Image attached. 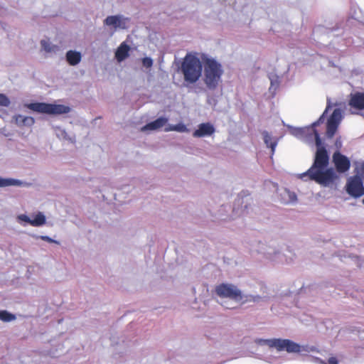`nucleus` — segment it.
Here are the masks:
<instances>
[{
  "instance_id": "nucleus-1",
  "label": "nucleus",
  "mask_w": 364,
  "mask_h": 364,
  "mask_svg": "<svg viewBox=\"0 0 364 364\" xmlns=\"http://www.w3.org/2000/svg\"><path fill=\"white\" fill-rule=\"evenodd\" d=\"M317 147L314 164L307 171L299 174V177L302 180L309 178L323 186H328L337 178V175L333 168H326L329 157L325 148L321 144Z\"/></svg>"
},
{
  "instance_id": "nucleus-2",
  "label": "nucleus",
  "mask_w": 364,
  "mask_h": 364,
  "mask_svg": "<svg viewBox=\"0 0 364 364\" xmlns=\"http://www.w3.org/2000/svg\"><path fill=\"white\" fill-rule=\"evenodd\" d=\"M255 343L259 346H267L270 348H275L279 352L286 351L289 353H304L317 351L316 348L314 346H309L308 345L301 346L289 339L257 338L255 340Z\"/></svg>"
},
{
  "instance_id": "nucleus-3",
  "label": "nucleus",
  "mask_w": 364,
  "mask_h": 364,
  "mask_svg": "<svg viewBox=\"0 0 364 364\" xmlns=\"http://www.w3.org/2000/svg\"><path fill=\"white\" fill-rule=\"evenodd\" d=\"M204 67L203 81L209 90H215L222 80L224 70L222 65L215 58L206 55H202Z\"/></svg>"
},
{
  "instance_id": "nucleus-4",
  "label": "nucleus",
  "mask_w": 364,
  "mask_h": 364,
  "mask_svg": "<svg viewBox=\"0 0 364 364\" xmlns=\"http://www.w3.org/2000/svg\"><path fill=\"white\" fill-rule=\"evenodd\" d=\"M203 66L196 53L186 54L181 64V72L185 82L189 84L196 83L200 77Z\"/></svg>"
},
{
  "instance_id": "nucleus-5",
  "label": "nucleus",
  "mask_w": 364,
  "mask_h": 364,
  "mask_svg": "<svg viewBox=\"0 0 364 364\" xmlns=\"http://www.w3.org/2000/svg\"><path fill=\"white\" fill-rule=\"evenodd\" d=\"M330 107V104L328 103L326 110L323 114L316 122H314L311 127H294L290 125H287V127L289 129L290 134L305 142H311L313 141V139H315L316 146H319L321 144V140L318 133L316 132V130L314 129V127L324 122L325 114L328 111Z\"/></svg>"
},
{
  "instance_id": "nucleus-6",
  "label": "nucleus",
  "mask_w": 364,
  "mask_h": 364,
  "mask_svg": "<svg viewBox=\"0 0 364 364\" xmlns=\"http://www.w3.org/2000/svg\"><path fill=\"white\" fill-rule=\"evenodd\" d=\"M215 293L220 299H229L228 301H221L220 304L228 309L235 308L234 303H237V297L240 295V289L228 283H223L215 287Z\"/></svg>"
},
{
  "instance_id": "nucleus-7",
  "label": "nucleus",
  "mask_w": 364,
  "mask_h": 364,
  "mask_svg": "<svg viewBox=\"0 0 364 364\" xmlns=\"http://www.w3.org/2000/svg\"><path fill=\"white\" fill-rule=\"evenodd\" d=\"M24 107L37 113L53 115L67 114L70 111L68 106L45 102L26 103Z\"/></svg>"
},
{
  "instance_id": "nucleus-8",
  "label": "nucleus",
  "mask_w": 364,
  "mask_h": 364,
  "mask_svg": "<svg viewBox=\"0 0 364 364\" xmlns=\"http://www.w3.org/2000/svg\"><path fill=\"white\" fill-rule=\"evenodd\" d=\"M130 19L123 15L108 16L103 21L105 26L109 27L114 33L118 30H124L129 28Z\"/></svg>"
},
{
  "instance_id": "nucleus-9",
  "label": "nucleus",
  "mask_w": 364,
  "mask_h": 364,
  "mask_svg": "<svg viewBox=\"0 0 364 364\" xmlns=\"http://www.w3.org/2000/svg\"><path fill=\"white\" fill-rule=\"evenodd\" d=\"M347 193L354 198H358L364 195V186L362 179L358 176L350 177L346 186Z\"/></svg>"
},
{
  "instance_id": "nucleus-10",
  "label": "nucleus",
  "mask_w": 364,
  "mask_h": 364,
  "mask_svg": "<svg viewBox=\"0 0 364 364\" xmlns=\"http://www.w3.org/2000/svg\"><path fill=\"white\" fill-rule=\"evenodd\" d=\"M342 119V110L340 108L334 109L327 122L326 135L328 138L333 136Z\"/></svg>"
},
{
  "instance_id": "nucleus-11",
  "label": "nucleus",
  "mask_w": 364,
  "mask_h": 364,
  "mask_svg": "<svg viewBox=\"0 0 364 364\" xmlns=\"http://www.w3.org/2000/svg\"><path fill=\"white\" fill-rule=\"evenodd\" d=\"M349 106L353 114H364V93L356 92L350 95Z\"/></svg>"
},
{
  "instance_id": "nucleus-12",
  "label": "nucleus",
  "mask_w": 364,
  "mask_h": 364,
  "mask_svg": "<svg viewBox=\"0 0 364 364\" xmlns=\"http://www.w3.org/2000/svg\"><path fill=\"white\" fill-rule=\"evenodd\" d=\"M269 299V296L267 294H251L242 292L240 289V295L237 297V303L240 304H245L247 303H259L265 302Z\"/></svg>"
},
{
  "instance_id": "nucleus-13",
  "label": "nucleus",
  "mask_w": 364,
  "mask_h": 364,
  "mask_svg": "<svg viewBox=\"0 0 364 364\" xmlns=\"http://www.w3.org/2000/svg\"><path fill=\"white\" fill-rule=\"evenodd\" d=\"M333 161L337 171L340 173H344L350 168V163L349 159L344 155H342L338 151L333 154Z\"/></svg>"
},
{
  "instance_id": "nucleus-14",
  "label": "nucleus",
  "mask_w": 364,
  "mask_h": 364,
  "mask_svg": "<svg viewBox=\"0 0 364 364\" xmlns=\"http://www.w3.org/2000/svg\"><path fill=\"white\" fill-rule=\"evenodd\" d=\"M215 132V129L211 123H201L198 126V129L193 132V136L197 138L210 136Z\"/></svg>"
},
{
  "instance_id": "nucleus-15",
  "label": "nucleus",
  "mask_w": 364,
  "mask_h": 364,
  "mask_svg": "<svg viewBox=\"0 0 364 364\" xmlns=\"http://www.w3.org/2000/svg\"><path fill=\"white\" fill-rule=\"evenodd\" d=\"M13 122L18 127H32L35 123V119L32 117L24 116L23 114H15L12 117Z\"/></svg>"
},
{
  "instance_id": "nucleus-16",
  "label": "nucleus",
  "mask_w": 364,
  "mask_h": 364,
  "mask_svg": "<svg viewBox=\"0 0 364 364\" xmlns=\"http://www.w3.org/2000/svg\"><path fill=\"white\" fill-rule=\"evenodd\" d=\"M280 200L284 204H294L297 201V196L293 191L287 188L281 189L279 191Z\"/></svg>"
},
{
  "instance_id": "nucleus-17",
  "label": "nucleus",
  "mask_w": 364,
  "mask_h": 364,
  "mask_svg": "<svg viewBox=\"0 0 364 364\" xmlns=\"http://www.w3.org/2000/svg\"><path fill=\"white\" fill-rule=\"evenodd\" d=\"M53 129L58 139L63 141H67L70 143L75 142V136L70 135L65 129L60 126H53Z\"/></svg>"
},
{
  "instance_id": "nucleus-18",
  "label": "nucleus",
  "mask_w": 364,
  "mask_h": 364,
  "mask_svg": "<svg viewBox=\"0 0 364 364\" xmlns=\"http://www.w3.org/2000/svg\"><path fill=\"white\" fill-rule=\"evenodd\" d=\"M130 47L126 42H122L115 52V58L119 63L129 57Z\"/></svg>"
},
{
  "instance_id": "nucleus-19",
  "label": "nucleus",
  "mask_w": 364,
  "mask_h": 364,
  "mask_svg": "<svg viewBox=\"0 0 364 364\" xmlns=\"http://www.w3.org/2000/svg\"><path fill=\"white\" fill-rule=\"evenodd\" d=\"M168 119L166 117H159L156 120L148 123L141 128V131L145 132L147 130H157L166 124Z\"/></svg>"
},
{
  "instance_id": "nucleus-20",
  "label": "nucleus",
  "mask_w": 364,
  "mask_h": 364,
  "mask_svg": "<svg viewBox=\"0 0 364 364\" xmlns=\"http://www.w3.org/2000/svg\"><path fill=\"white\" fill-rule=\"evenodd\" d=\"M29 183L18 179L0 176V188L8 186H28Z\"/></svg>"
},
{
  "instance_id": "nucleus-21",
  "label": "nucleus",
  "mask_w": 364,
  "mask_h": 364,
  "mask_svg": "<svg viewBox=\"0 0 364 364\" xmlns=\"http://www.w3.org/2000/svg\"><path fill=\"white\" fill-rule=\"evenodd\" d=\"M41 50L49 55L56 54L60 51V47L51 43L48 39L41 41Z\"/></svg>"
},
{
  "instance_id": "nucleus-22",
  "label": "nucleus",
  "mask_w": 364,
  "mask_h": 364,
  "mask_svg": "<svg viewBox=\"0 0 364 364\" xmlns=\"http://www.w3.org/2000/svg\"><path fill=\"white\" fill-rule=\"evenodd\" d=\"M65 58L70 65L75 66L80 63L82 54L79 51L70 50L66 53Z\"/></svg>"
},
{
  "instance_id": "nucleus-23",
  "label": "nucleus",
  "mask_w": 364,
  "mask_h": 364,
  "mask_svg": "<svg viewBox=\"0 0 364 364\" xmlns=\"http://www.w3.org/2000/svg\"><path fill=\"white\" fill-rule=\"evenodd\" d=\"M262 136L264 142L266 144V146L271 149V154L272 156L275 152V149L277 146L279 139L273 138L267 131H264L262 132Z\"/></svg>"
},
{
  "instance_id": "nucleus-24",
  "label": "nucleus",
  "mask_w": 364,
  "mask_h": 364,
  "mask_svg": "<svg viewBox=\"0 0 364 364\" xmlns=\"http://www.w3.org/2000/svg\"><path fill=\"white\" fill-rule=\"evenodd\" d=\"M46 218L43 213L38 212L33 215L31 220V225L33 227H40L46 224Z\"/></svg>"
},
{
  "instance_id": "nucleus-25",
  "label": "nucleus",
  "mask_w": 364,
  "mask_h": 364,
  "mask_svg": "<svg viewBox=\"0 0 364 364\" xmlns=\"http://www.w3.org/2000/svg\"><path fill=\"white\" fill-rule=\"evenodd\" d=\"M269 79L270 80V87L269 90L272 95H274L277 89L279 86L280 82L279 80V76L277 74L270 73L269 75Z\"/></svg>"
},
{
  "instance_id": "nucleus-26",
  "label": "nucleus",
  "mask_w": 364,
  "mask_h": 364,
  "mask_svg": "<svg viewBox=\"0 0 364 364\" xmlns=\"http://www.w3.org/2000/svg\"><path fill=\"white\" fill-rule=\"evenodd\" d=\"M16 319V316L7 311H0V320L4 322H10Z\"/></svg>"
},
{
  "instance_id": "nucleus-27",
  "label": "nucleus",
  "mask_w": 364,
  "mask_h": 364,
  "mask_svg": "<svg viewBox=\"0 0 364 364\" xmlns=\"http://www.w3.org/2000/svg\"><path fill=\"white\" fill-rule=\"evenodd\" d=\"M11 104L9 98L4 94L0 93V106L9 107Z\"/></svg>"
},
{
  "instance_id": "nucleus-28",
  "label": "nucleus",
  "mask_w": 364,
  "mask_h": 364,
  "mask_svg": "<svg viewBox=\"0 0 364 364\" xmlns=\"http://www.w3.org/2000/svg\"><path fill=\"white\" fill-rule=\"evenodd\" d=\"M31 218L25 214H20L16 217V220L20 224L24 222L31 225Z\"/></svg>"
},
{
  "instance_id": "nucleus-29",
  "label": "nucleus",
  "mask_w": 364,
  "mask_h": 364,
  "mask_svg": "<svg viewBox=\"0 0 364 364\" xmlns=\"http://www.w3.org/2000/svg\"><path fill=\"white\" fill-rule=\"evenodd\" d=\"M175 132L183 133L188 132V129L183 123H178L175 124Z\"/></svg>"
},
{
  "instance_id": "nucleus-30",
  "label": "nucleus",
  "mask_w": 364,
  "mask_h": 364,
  "mask_svg": "<svg viewBox=\"0 0 364 364\" xmlns=\"http://www.w3.org/2000/svg\"><path fill=\"white\" fill-rule=\"evenodd\" d=\"M33 237L34 238H41V240H44V241H46L48 242H50V243H55V244H59V242L53 239H52L51 237H48V236H46V235H41V236H39V235H33Z\"/></svg>"
},
{
  "instance_id": "nucleus-31",
  "label": "nucleus",
  "mask_w": 364,
  "mask_h": 364,
  "mask_svg": "<svg viewBox=\"0 0 364 364\" xmlns=\"http://www.w3.org/2000/svg\"><path fill=\"white\" fill-rule=\"evenodd\" d=\"M142 65L146 68H150L153 65V60L149 57H146L142 59Z\"/></svg>"
},
{
  "instance_id": "nucleus-32",
  "label": "nucleus",
  "mask_w": 364,
  "mask_h": 364,
  "mask_svg": "<svg viewBox=\"0 0 364 364\" xmlns=\"http://www.w3.org/2000/svg\"><path fill=\"white\" fill-rule=\"evenodd\" d=\"M358 173L363 178H364V161L362 162L359 166L356 168Z\"/></svg>"
},
{
  "instance_id": "nucleus-33",
  "label": "nucleus",
  "mask_w": 364,
  "mask_h": 364,
  "mask_svg": "<svg viewBox=\"0 0 364 364\" xmlns=\"http://www.w3.org/2000/svg\"><path fill=\"white\" fill-rule=\"evenodd\" d=\"M311 361L316 364H327L324 360L317 357H311Z\"/></svg>"
},
{
  "instance_id": "nucleus-34",
  "label": "nucleus",
  "mask_w": 364,
  "mask_h": 364,
  "mask_svg": "<svg viewBox=\"0 0 364 364\" xmlns=\"http://www.w3.org/2000/svg\"><path fill=\"white\" fill-rule=\"evenodd\" d=\"M164 131L166 132L175 131V126L173 124H168V126L165 127Z\"/></svg>"
},
{
  "instance_id": "nucleus-35",
  "label": "nucleus",
  "mask_w": 364,
  "mask_h": 364,
  "mask_svg": "<svg viewBox=\"0 0 364 364\" xmlns=\"http://www.w3.org/2000/svg\"><path fill=\"white\" fill-rule=\"evenodd\" d=\"M351 17L358 21H361V18L356 11H355L353 14H351Z\"/></svg>"
},
{
  "instance_id": "nucleus-36",
  "label": "nucleus",
  "mask_w": 364,
  "mask_h": 364,
  "mask_svg": "<svg viewBox=\"0 0 364 364\" xmlns=\"http://www.w3.org/2000/svg\"><path fill=\"white\" fill-rule=\"evenodd\" d=\"M335 146L337 149H340L342 146V141L340 138L336 139L335 141Z\"/></svg>"
},
{
  "instance_id": "nucleus-37",
  "label": "nucleus",
  "mask_w": 364,
  "mask_h": 364,
  "mask_svg": "<svg viewBox=\"0 0 364 364\" xmlns=\"http://www.w3.org/2000/svg\"><path fill=\"white\" fill-rule=\"evenodd\" d=\"M363 203H364V199L363 200Z\"/></svg>"
}]
</instances>
